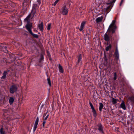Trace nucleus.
I'll list each match as a JSON object with an SVG mask.
<instances>
[{"instance_id": "obj_1", "label": "nucleus", "mask_w": 134, "mask_h": 134, "mask_svg": "<svg viewBox=\"0 0 134 134\" xmlns=\"http://www.w3.org/2000/svg\"><path fill=\"white\" fill-rule=\"evenodd\" d=\"M111 31H108V29L107 32L104 35V40L106 41H109L110 40L112 37V34Z\"/></svg>"}, {"instance_id": "obj_2", "label": "nucleus", "mask_w": 134, "mask_h": 134, "mask_svg": "<svg viewBox=\"0 0 134 134\" xmlns=\"http://www.w3.org/2000/svg\"><path fill=\"white\" fill-rule=\"evenodd\" d=\"M115 21L113 20L112 22V23L110 24L108 29V30L111 31L112 34H113L115 32V31L116 29V27L115 25Z\"/></svg>"}, {"instance_id": "obj_3", "label": "nucleus", "mask_w": 134, "mask_h": 134, "mask_svg": "<svg viewBox=\"0 0 134 134\" xmlns=\"http://www.w3.org/2000/svg\"><path fill=\"white\" fill-rule=\"evenodd\" d=\"M18 88L15 85H12L10 89V92L11 93H13L14 92L16 91Z\"/></svg>"}, {"instance_id": "obj_4", "label": "nucleus", "mask_w": 134, "mask_h": 134, "mask_svg": "<svg viewBox=\"0 0 134 134\" xmlns=\"http://www.w3.org/2000/svg\"><path fill=\"white\" fill-rule=\"evenodd\" d=\"M39 46L41 47V58L39 60V62L40 63L41 62V60L43 59V55L44 54V49L43 48H42L41 46L39 44H38Z\"/></svg>"}, {"instance_id": "obj_5", "label": "nucleus", "mask_w": 134, "mask_h": 134, "mask_svg": "<svg viewBox=\"0 0 134 134\" xmlns=\"http://www.w3.org/2000/svg\"><path fill=\"white\" fill-rule=\"evenodd\" d=\"M32 25L31 23L27 24L25 26V27L27 30L29 31L30 33H32L31 28L32 27Z\"/></svg>"}, {"instance_id": "obj_6", "label": "nucleus", "mask_w": 134, "mask_h": 134, "mask_svg": "<svg viewBox=\"0 0 134 134\" xmlns=\"http://www.w3.org/2000/svg\"><path fill=\"white\" fill-rule=\"evenodd\" d=\"M36 12V8L35 7H33L31 13L29 15H30L31 18H32L34 16Z\"/></svg>"}, {"instance_id": "obj_7", "label": "nucleus", "mask_w": 134, "mask_h": 134, "mask_svg": "<svg viewBox=\"0 0 134 134\" xmlns=\"http://www.w3.org/2000/svg\"><path fill=\"white\" fill-rule=\"evenodd\" d=\"M62 14L64 15H66L67 14L68 12V10L67 8L65 6H64L62 8Z\"/></svg>"}, {"instance_id": "obj_8", "label": "nucleus", "mask_w": 134, "mask_h": 134, "mask_svg": "<svg viewBox=\"0 0 134 134\" xmlns=\"http://www.w3.org/2000/svg\"><path fill=\"white\" fill-rule=\"evenodd\" d=\"M38 27L41 31H43V23L42 22H41L40 24H38Z\"/></svg>"}, {"instance_id": "obj_9", "label": "nucleus", "mask_w": 134, "mask_h": 134, "mask_svg": "<svg viewBox=\"0 0 134 134\" xmlns=\"http://www.w3.org/2000/svg\"><path fill=\"white\" fill-rule=\"evenodd\" d=\"M115 1V0H112L110 2H109L107 3L108 5H109L108 6L107 8V10H108L110 7H112V4Z\"/></svg>"}, {"instance_id": "obj_10", "label": "nucleus", "mask_w": 134, "mask_h": 134, "mask_svg": "<svg viewBox=\"0 0 134 134\" xmlns=\"http://www.w3.org/2000/svg\"><path fill=\"white\" fill-rule=\"evenodd\" d=\"M38 118L37 117L35 122V123L34 125V132L36 130V129L37 127V126L38 124Z\"/></svg>"}, {"instance_id": "obj_11", "label": "nucleus", "mask_w": 134, "mask_h": 134, "mask_svg": "<svg viewBox=\"0 0 134 134\" xmlns=\"http://www.w3.org/2000/svg\"><path fill=\"white\" fill-rule=\"evenodd\" d=\"M31 17L30 15H29L25 19H24V21L26 22L27 24L30 23V18Z\"/></svg>"}, {"instance_id": "obj_12", "label": "nucleus", "mask_w": 134, "mask_h": 134, "mask_svg": "<svg viewBox=\"0 0 134 134\" xmlns=\"http://www.w3.org/2000/svg\"><path fill=\"white\" fill-rule=\"evenodd\" d=\"M86 22L85 21H83L81 25L80 28L79 29L80 31H83V29L84 26L86 24Z\"/></svg>"}, {"instance_id": "obj_13", "label": "nucleus", "mask_w": 134, "mask_h": 134, "mask_svg": "<svg viewBox=\"0 0 134 134\" xmlns=\"http://www.w3.org/2000/svg\"><path fill=\"white\" fill-rule=\"evenodd\" d=\"M98 129L100 131V132H101L102 133H103L104 132L103 131V127L101 124H100L98 126Z\"/></svg>"}, {"instance_id": "obj_14", "label": "nucleus", "mask_w": 134, "mask_h": 134, "mask_svg": "<svg viewBox=\"0 0 134 134\" xmlns=\"http://www.w3.org/2000/svg\"><path fill=\"white\" fill-rule=\"evenodd\" d=\"M120 106V107L123 109L124 110L126 109V108L125 104V103L123 100L122 101V103L121 104Z\"/></svg>"}, {"instance_id": "obj_15", "label": "nucleus", "mask_w": 134, "mask_h": 134, "mask_svg": "<svg viewBox=\"0 0 134 134\" xmlns=\"http://www.w3.org/2000/svg\"><path fill=\"white\" fill-rule=\"evenodd\" d=\"M103 18V17L102 16L99 17L97 18L96 19V21L97 23H99L101 21Z\"/></svg>"}, {"instance_id": "obj_16", "label": "nucleus", "mask_w": 134, "mask_h": 134, "mask_svg": "<svg viewBox=\"0 0 134 134\" xmlns=\"http://www.w3.org/2000/svg\"><path fill=\"white\" fill-rule=\"evenodd\" d=\"M59 69L60 72L61 73H63V72L64 71L63 68L62 66L59 64Z\"/></svg>"}, {"instance_id": "obj_17", "label": "nucleus", "mask_w": 134, "mask_h": 134, "mask_svg": "<svg viewBox=\"0 0 134 134\" xmlns=\"http://www.w3.org/2000/svg\"><path fill=\"white\" fill-rule=\"evenodd\" d=\"M30 0H24L23 2L24 4L27 5L30 3Z\"/></svg>"}, {"instance_id": "obj_18", "label": "nucleus", "mask_w": 134, "mask_h": 134, "mask_svg": "<svg viewBox=\"0 0 134 134\" xmlns=\"http://www.w3.org/2000/svg\"><path fill=\"white\" fill-rule=\"evenodd\" d=\"M92 111L93 113V115L95 117H96L97 115V114L94 108H91Z\"/></svg>"}, {"instance_id": "obj_19", "label": "nucleus", "mask_w": 134, "mask_h": 134, "mask_svg": "<svg viewBox=\"0 0 134 134\" xmlns=\"http://www.w3.org/2000/svg\"><path fill=\"white\" fill-rule=\"evenodd\" d=\"M14 99L12 97L10 98L9 99V102L10 104L11 105L13 104V102L14 101Z\"/></svg>"}, {"instance_id": "obj_20", "label": "nucleus", "mask_w": 134, "mask_h": 134, "mask_svg": "<svg viewBox=\"0 0 134 134\" xmlns=\"http://www.w3.org/2000/svg\"><path fill=\"white\" fill-rule=\"evenodd\" d=\"M100 106L99 108V111H102V109L103 107V105L102 103H99Z\"/></svg>"}, {"instance_id": "obj_21", "label": "nucleus", "mask_w": 134, "mask_h": 134, "mask_svg": "<svg viewBox=\"0 0 134 134\" xmlns=\"http://www.w3.org/2000/svg\"><path fill=\"white\" fill-rule=\"evenodd\" d=\"M7 74V72L5 71L3 74V76H2V79H5L6 77V75Z\"/></svg>"}, {"instance_id": "obj_22", "label": "nucleus", "mask_w": 134, "mask_h": 134, "mask_svg": "<svg viewBox=\"0 0 134 134\" xmlns=\"http://www.w3.org/2000/svg\"><path fill=\"white\" fill-rule=\"evenodd\" d=\"M115 56L116 57L117 59H118L119 58V54L118 52H115L114 53Z\"/></svg>"}, {"instance_id": "obj_23", "label": "nucleus", "mask_w": 134, "mask_h": 134, "mask_svg": "<svg viewBox=\"0 0 134 134\" xmlns=\"http://www.w3.org/2000/svg\"><path fill=\"white\" fill-rule=\"evenodd\" d=\"M34 37L37 38L38 37V35L37 34H34L32 32V33L31 32L30 33Z\"/></svg>"}, {"instance_id": "obj_24", "label": "nucleus", "mask_w": 134, "mask_h": 134, "mask_svg": "<svg viewBox=\"0 0 134 134\" xmlns=\"http://www.w3.org/2000/svg\"><path fill=\"white\" fill-rule=\"evenodd\" d=\"M0 133L1 134H5V132L3 130V128H1L0 129Z\"/></svg>"}, {"instance_id": "obj_25", "label": "nucleus", "mask_w": 134, "mask_h": 134, "mask_svg": "<svg viewBox=\"0 0 134 134\" xmlns=\"http://www.w3.org/2000/svg\"><path fill=\"white\" fill-rule=\"evenodd\" d=\"M111 44H109V45L106 48V51H108L109 50V49H110L111 48Z\"/></svg>"}, {"instance_id": "obj_26", "label": "nucleus", "mask_w": 134, "mask_h": 134, "mask_svg": "<svg viewBox=\"0 0 134 134\" xmlns=\"http://www.w3.org/2000/svg\"><path fill=\"white\" fill-rule=\"evenodd\" d=\"M112 101L113 102V103L114 104L116 103V99L114 98H112Z\"/></svg>"}, {"instance_id": "obj_27", "label": "nucleus", "mask_w": 134, "mask_h": 134, "mask_svg": "<svg viewBox=\"0 0 134 134\" xmlns=\"http://www.w3.org/2000/svg\"><path fill=\"white\" fill-rule=\"evenodd\" d=\"M47 81L49 85L50 86H51V82L50 79L49 78H48L47 79Z\"/></svg>"}, {"instance_id": "obj_28", "label": "nucleus", "mask_w": 134, "mask_h": 134, "mask_svg": "<svg viewBox=\"0 0 134 134\" xmlns=\"http://www.w3.org/2000/svg\"><path fill=\"white\" fill-rule=\"evenodd\" d=\"M82 59V57L81 55V54H80L79 56L78 57V63H79L80 61Z\"/></svg>"}, {"instance_id": "obj_29", "label": "nucleus", "mask_w": 134, "mask_h": 134, "mask_svg": "<svg viewBox=\"0 0 134 134\" xmlns=\"http://www.w3.org/2000/svg\"><path fill=\"white\" fill-rule=\"evenodd\" d=\"M51 24L50 23L48 24V25L47 27V29L48 30H50L51 29Z\"/></svg>"}, {"instance_id": "obj_30", "label": "nucleus", "mask_w": 134, "mask_h": 134, "mask_svg": "<svg viewBox=\"0 0 134 134\" xmlns=\"http://www.w3.org/2000/svg\"><path fill=\"white\" fill-rule=\"evenodd\" d=\"M129 99L134 103V97L132 96L130 97Z\"/></svg>"}, {"instance_id": "obj_31", "label": "nucleus", "mask_w": 134, "mask_h": 134, "mask_svg": "<svg viewBox=\"0 0 134 134\" xmlns=\"http://www.w3.org/2000/svg\"><path fill=\"white\" fill-rule=\"evenodd\" d=\"M114 77L113 78V79L114 80H115L116 79V74L115 72L114 73Z\"/></svg>"}, {"instance_id": "obj_32", "label": "nucleus", "mask_w": 134, "mask_h": 134, "mask_svg": "<svg viewBox=\"0 0 134 134\" xmlns=\"http://www.w3.org/2000/svg\"><path fill=\"white\" fill-rule=\"evenodd\" d=\"M104 58L105 61H107V57L106 56V54L105 53V52H104Z\"/></svg>"}, {"instance_id": "obj_33", "label": "nucleus", "mask_w": 134, "mask_h": 134, "mask_svg": "<svg viewBox=\"0 0 134 134\" xmlns=\"http://www.w3.org/2000/svg\"><path fill=\"white\" fill-rule=\"evenodd\" d=\"M49 115V114H47L46 115V117L45 118H44V119H43V120H46L48 118V117Z\"/></svg>"}, {"instance_id": "obj_34", "label": "nucleus", "mask_w": 134, "mask_h": 134, "mask_svg": "<svg viewBox=\"0 0 134 134\" xmlns=\"http://www.w3.org/2000/svg\"><path fill=\"white\" fill-rule=\"evenodd\" d=\"M59 0H57L54 3V6H55L56 4L59 1Z\"/></svg>"}, {"instance_id": "obj_35", "label": "nucleus", "mask_w": 134, "mask_h": 134, "mask_svg": "<svg viewBox=\"0 0 134 134\" xmlns=\"http://www.w3.org/2000/svg\"><path fill=\"white\" fill-rule=\"evenodd\" d=\"M4 100H0V104H2L4 103Z\"/></svg>"}, {"instance_id": "obj_36", "label": "nucleus", "mask_w": 134, "mask_h": 134, "mask_svg": "<svg viewBox=\"0 0 134 134\" xmlns=\"http://www.w3.org/2000/svg\"><path fill=\"white\" fill-rule=\"evenodd\" d=\"M47 53L48 56L49 57H51L50 54L48 51H47Z\"/></svg>"}, {"instance_id": "obj_37", "label": "nucleus", "mask_w": 134, "mask_h": 134, "mask_svg": "<svg viewBox=\"0 0 134 134\" xmlns=\"http://www.w3.org/2000/svg\"><path fill=\"white\" fill-rule=\"evenodd\" d=\"M48 112V110H47L46 113H45L43 114V117H44L46 115V114H47V113Z\"/></svg>"}, {"instance_id": "obj_38", "label": "nucleus", "mask_w": 134, "mask_h": 134, "mask_svg": "<svg viewBox=\"0 0 134 134\" xmlns=\"http://www.w3.org/2000/svg\"><path fill=\"white\" fill-rule=\"evenodd\" d=\"M90 105L91 108L94 107L93 106V105L90 102Z\"/></svg>"}, {"instance_id": "obj_39", "label": "nucleus", "mask_w": 134, "mask_h": 134, "mask_svg": "<svg viewBox=\"0 0 134 134\" xmlns=\"http://www.w3.org/2000/svg\"><path fill=\"white\" fill-rule=\"evenodd\" d=\"M37 2L39 4H40L41 3V0H37Z\"/></svg>"}, {"instance_id": "obj_40", "label": "nucleus", "mask_w": 134, "mask_h": 134, "mask_svg": "<svg viewBox=\"0 0 134 134\" xmlns=\"http://www.w3.org/2000/svg\"><path fill=\"white\" fill-rule=\"evenodd\" d=\"M46 123V121H44L43 123V127H44V124Z\"/></svg>"}, {"instance_id": "obj_41", "label": "nucleus", "mask_w": 134, "mask_h": 134, "mask_svg": "<svg viewBox=\"0 0 134 134\" xmlns=\"http://www.w3.org/2000/svg\"><path fill=\"white\" fill-rule=\"evenodd\" d=\"M124 1V0H121V3H120V6L122 4V3H123V2Z\"/></svg>"}, {"instance_id": "obj_42", "label": "nucleus", "mask_w": 134, "mask_h": 134, "mask_svg": "<svg viewBox=\"0 0 134 134\" xmlns=\"http://www.w3.org/2000/svg\"><path fill=\"white\" fill-rule=\"evenodd\" d=\"M111 54H109V58H110L111 57Z\"/></svg>"}, {"instance_id": "obj_43", "label": "nucleus", "mask_w": 134, "mask_h": 134, "mask_svg": "<svg viewBox=\"0 0 134 134\" xmlns=\"http://www.w3.org/2000/svg\"><path fill=\"white\" fill-rule=\"evenodd\" d=\"M118 52L117 48H116L115 50V52Z\"/></svg>"}, {"instance_id": "obj_44", "label": "nucleus", "mask_w": 134, "mask_h": 134, "mask_svg": "<svg viewBox=\"0 0 134 134\" xmlns=\"http://www.w3.org/2000/svg\"><path fill=\"white\" fill-rule=\"evenodd\" d=\"M49 59L50 60H52V59L51 58V57H49Z\"/></svg>"}]
</instances>
